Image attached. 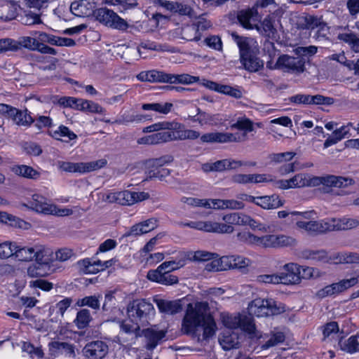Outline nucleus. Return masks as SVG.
I'll return each mask as SVG.
<instances>
[{
    "instance_id": "obj_21",
    "label": "nucleus",
    "mask_w": 359,
    "mask_h": 359,
    "mask_svg": "<svg viewBox=\"0 0 359 359\" xmlns=\"http://www.w3.org/2000/svg\"><path fill=\"white\" fill-rule=\"evenodd\" d=\"M73 255V251L68 248H62L55 252L56 259L46 260V276L52 273L60 270L61 266H59V262H65L68 260Z\"/></svg>"
},
{
    "instance_id": "obj_35",
    "label": "nucleus",
    "mask_w": 359,
    "mask_h": 359,
    "mask_svg": "<svg viewBox=\"0 0 359 359\" xmlns=\"http://www.w3.org/2000/svg\"><path fill=\"white\" fill-rule=\"evenodd\" d=\"M285 336L282 332H271L270 334H265L263 337V344L262 348L264 350L268 349L271 347L276 346L280 343H283L285 341Z\"/></svg>"
},
{
    "instance_id": "obj_22",
    "label": "nucleus",
    "mask_w": 359,
    "mask_h": 359,
    "mask_svg": "<svg viewBox=\"0 0 359 359\" xmlns=\"http://www.w3.org/2000/svg\"><path fill=\"white\" fill-rule=\"evenodd\" d=\"M49 352L54 356L65 355V356H75V347L73 344L65 341H52L48 344Z\"/></svg>"
},
{
    "instance_id": "obj_15",
    "label": "nucleus",
    "mask_w": 359,
    "mask_h": 359,
    "mask_svg": "<svg viewBox=\"0 0 359 359\" xmlns=\"http://www.w3.org/2000/svg\"><path fill=\"white\" fill-rule=\"evenodd\" d=\"M108 351V345L104 341L96 340L88 342L83 348L82 353L86 359H104Z\"/></svg>"
},
{
    "instance_id": "obj_29",
    "label": "nucleus",
    "mask_w": 359,
    "mask_h": 359,
    "mask_svg": "<svg viewBox=\"0 0 359 359\" xmlns=\"http://www.w3.org/2000/svg\"><path fill=\"white\" fill-rule=\"evenodd\" d=\"M143 333L147 340V346L149 349L156 348L166 335V331L156 330L153 328H147L144 330Z\"/></svg>"
},
{
    "instance_id": "obj_17",
    "label": "nucleus",
    "mask_w": 359,
    "mask_h": 359,
    "mask_svg": "<svg viewBox=\"0 0 359 359\" xmlns=\"http://www.w3.org/2000/svg\"><path fill=\"white\" fill-rule=\"evenodd\" d=\"M243 135L232 133L215 132L204 133L201 136L202 143H230L241 142Z\"/></svg>"
},
{
    "instance_id": "obj_10",
    "label": "nucleus",
    "mask_w": 359,
    "mask_h": 359,
    "mask_svg": "<svg viewBox=\"0 0 359 359\" xmlns=\"http://www.w3.org/2000/svg\"><path fill=\"white\" fill-rule=\"evenodd\" d=\"M249 262V259L240 255L223 256L219 259H213L210 264L211 268L208 269L215 271L231 269H243L248 266Z\"/></svg>"
},
{
    "instance_id": "obj_54",
    "label": "nucleus",
    "mask_w": 359,
    "mask_h": 359,
    "mask_svg": "<svg viewBox=\"0 0 359 359\" xmlns=\"http://www.w3.org/2000/svg\"><path fill=\"white\" fill-rule=\"evenodd\" d=\"M358 224L359 222L355 219L344 218L342 219H336L335 230L352 229L356 227Z\"/></svg>"
},
{
    "instance_id": "obj_24",
    "label": "nucleus",
    "mask_w": 359,
    "mask_h": 359,
    "mask_svg": "<svg viewBox=\"0 0 359 359\" xmlns=\"http://www.w3.org/2000/svg\"><path fill=\"white\" fill-rule=\"evenodd\" d=\"M155 303L161 313L174 315L182 310L181 300L156 299Z\"/></svg>"
},
{
    "instance_id": "obj_59",
    "label": "nucleus",
    "mask_w": 359,
    "mask_h": 359,
    "mask_svg": "<svg viewBox=\"0 0 359 359\" xmlns=\"http://www.w3.org/2000/svg\"><path fill=\"white\" fill-rule=\"evenodd\" d=\"M333 102V98L325 97L322 95H310L309 104H331Z\"/></svg>"
},
{
    "instance_id": "obj_34",
    "label": "nucleus",
    "mask_w": 359,
    "mask_h": 359,
    "mask_svg": "<svg viewBox=\"0 0 359 359\" xmlns=\"http://www.w3.org/2000/svg\"><path fill=\"white\" fill-rule=\"evenodd\" d=\"M0 222L4 223L9 222L11 226L22 229H29L31 227V224L29 222L6 212H1Z\"/></svg>"
},
{
    "instance_id": "obj_23",
    "label": "nucleus",
    "mask_w": 359,
    "mask_h": 359,
    "mask_svg": "<svg viewBox=\"0 0 359 359\" xmlns=\"http://www.w3.org/2000/svg\"><path fill=\"white\" fill-rule=\"evenodd\" d=\"M72 300L69 297H66L57 302L55 305L51 306L48 309V318L50 322H57L62 320L67 309L70 306Z\"/></svg>"
},
{
    "instance_id": "obj_2",
    "label": "nucleus",
    "mask_w": 359,
    "mask_h": 359,
    "mask_svg": "<svg viewBox=\"0 0 359 359\" xmlns=\"http://www.w3.org/2000/svg\"><path fill=\"white\" fill-rule=\"evenodd\" d=\"M317 53V48L314 46L307 47H299L297 49V57L290 56L284 54L278 57L273 67L271 63H266L267 67L270 69H282L287 72L302 73L305 70V56H312Z\"/></svg>"
},
{
    "instance_id": "obj_48",
    "label": "nucleus",
    "mask_w": 359,
    "mask_h": 359,
    "mask_svg": "<svg viewBox=\"0 0 359 359\" xmlns=\"http://www.w3.org/2000/svg\"><path fill=\"white\" fill-rule=\"evenodd\" d=\"M41 13H35L31 11H25L24 15L20 16V21L25 25H33L36 24H41L42 21L40 18Z\"/></svg>"
},
{
    "instance_id": "obj_6",
    "label": "nucleus",
    "mask_w": 359,
    "mask_h": 359,
    "mask_svg": "<svg viewBox=\"0 0 359 359\" xmlns=\"http://www.w3.org/2000/svg\"><path fill=\"white\" fill-rule=\"evenodd\" d=\"M231 36L238 47L240 60L244 69L250 72H256L261 69L264 63L254 55L248 38L239 36L236 32H233Z\"/></svg>"
},
{
    "instance_id": "obj_8",
    "label": "nucleus",
    "mask_w": 359,
    "mask_h": 359,
    "mask_svg": "<svg viewBox=\"0 0 359 359\" xmlns=\"http://www.w3.org/2000/svg\"><path fill=\"white\" fill-rule=\"evenodd\" d=\"M93 16L95 19L102 25L119 31H126L128 24L114 11L106 7L96 8Z\"/></svg>"
},
{
    "instance_id": "obj_41",
    "label": "nucleus",
    "mask_w": 359,
    "mask_h": 359,
    "mask_svg": "<svg viewBox=\"0 0 359 359\" xmlns=\"http://www.w3.org/2000/svg\"><path fill=\"white\" fill-rule=\"evenodd\" d=\"M229 164V159H222L217 161L214 163H205L202 165V170L205 172H222L228 170Z\"/></svg>"
},
{
    "instance_id": "obj_57",
    "label": "nucleus",
    "mask_w": 359,
    "mask_h": 359,
    "mask_svg": "<svg viewBox=\"0 0 359 359\" xmlns=\"http://www.w3.org/2000/svg\"><path fill=\"white\" fill-rule=\"evenodd\" d=\"M80 98L63 96L60 97L58 103L63 107H70L78 110Z\"/></svg>"
},
{
    "instance_id": "obj_38",
    "label": "nucleus",
    "mask_w": 359,
    "mask_h": 359,
    "mask_svg": "<svg viewBox=\"0 0 359 359\" xmlns=\"http://www.w3.org/2000/svg\"><path fill=\"white\" fill-rule=\"evenodd\" d=\"M337 39L348 44L353 52L359 53V37L356 34L353 32L339 33Z\"/></svg>"
},
{
    "instance_id": "obj_62",
    "label": "nucleus",
    "mask_w": 359,
    "mask_h": 359,
    "mask_svg": "<svg viewBox=\"0 0 359 359\" xmlns=\"http://www.w3.org/2000/svg\"><path fill=\"white\" fill-rule=\"evenodd\" d=\"M243 225H248L252 230H259L261 231H266L265 225L254 219L251 217L245 215L244 217Z\"/></svg>"
},
{
    "instance_id": "obj_1",
    "label": "nucleus",
    "mask_w": 359,
    "mask_h": 359,
    "mask_svg": "<svg viewBox=\"0 0 359 359\" xmlns=\"http://www.w3.org/2000/svg\"><path fill=\"white\" fill-rule=\"evenodd\" d=\"M45 33L34 32L31 36H21L18 40L10 38L0 39V53L15 52L22 48L45 53Z\"/></svg>"
},
{
    "instance_id": "obj_27",
    "label": "nucleus",
    "mask_w": 359,
    "mask_h": 359,
    "mask_svg": "<svg viewBox=\"0 0 359 359\" xmlns=\"http://www.w3.org/2000/svg\"><path fill=\"white\" fill-rule=\"evenodd\" d=\"M14 254L22 261H30L35 258V260H41L43 257V252L41 250H36L33 248L20 247L16 245Z\"/></svg>"
},
{
    "instance_id": "obj_52",
    "label": "nucleus",
    "mask_w": 359,
    "mask_h": 359,
    "mask_svg": "<svg viewBox=\"0 0 359 359\" xmlns=\"http://www.w3.org/2000/svg\"><path fill=\"white\" fill-rule=\"evenodd\" d=\"M169 74L158 70H149V82L169 83Z\"/></svg>"
},
{
    "instance_id": "obj_47",
    "label": "nucleus",
    "mask_w": 359,
    "mask_h": 359,
    "mask_svg": "<svg viewBox=\"0 0 359 359\" xmlns=\"http://www.w3.org/2000/svg\"><path fill=\"white\" fill-rule=\"evenodd\" d=\"M76 305L79 307L88 306L94 310H98L100 309V302L95 295H90L79 299Z\"/></svg>"
},
{
    "instance_id": "obj_55",
    "label": "nucleus",
    "mask_w": 359,
    "mask_h": 359,
    "mask_svg": "<svg viewBox=\"0 0 359 359\" xmlns=\"http://www.w3.org/2000/svg\"><path fill=\"white\" fill-rule=\"evenodd\" d=\"M292 182V188L309 187L310 183L306 174H297L289 180Z\"/></svg>"
},
{
    "instance_id": "obj_12",
    "label": "nucleus",
    "mask_w": 359,
    "mask_h": 359,
    "mask_svg": "<svg viewBox=\"0 0 359 359\" xmlns=\"http://www.w3.org/2000/svg\"><path fill=\"white\" fill-rule=\"evenodd\" d=\"M358 282V278L355 277H353L349 279H343L338 283H334L325 286L317 292L316 295L320 299H323L327 297L335 296L355 285Z\"/></svg>"
},
{
    "instance_id": "obj_5",
    "label": "nucleus",
    "mask_w": 359,
    "mask_h": 359,
    "mask_svg": "<svg viewBox=\"0 0 359 359\" xmlns=\"http://www.w3.org/2000/svg\"><path fill=\"white\" fill-rule=\"evenodd\" d=\"M168 128L165 131L155 133L138 140L139 144H159L174 140H183L184 126L182 123L175 121H168Z\"/></svg>"
},
{
    "instance_id": "obj_33",
    "label": "nucleus",
    "mask_w": 359,
    "mask_h": 359,
    "mask_svg": "<svg viewBox=\"0 0 359 359\" xmlns=\"http://www.w3.org/2000/svg\"><path fill=\"white\" fill-rule=\"evenodd\" d=\"M11 170L15 175L32 180L40 177V172L32 167L26 165H17L12 167Z\"/></svg>"
},
{
    "instance_id": "obj_31",
    "label": "nucleus",
    "mask_w": 359,
    "mask_h": 359,
    "mask_svg": "<svg viewBox=\"0 0 359 359\" xmlns=\"http://www.w3.org/2000/svg\"><path fill=\"white\" fill-rule=\"evenodd\" d=\"M304 259H311L323 264H329L334 262L333 257L328 256L326 250H304L302 252Z\"/></svg>"
},
{
    "instance_id": "obj_42",
    "label": "nucleus",
    "mask_w": 359,
    "mask_h": 359,
    "mask_svg": "<svg viewBox=\"0 0 359 359\" xmlns=\"http://www.w3.org/2000/svg\"><path fill=\"white\" fill-rule=\"evenodd\" d=\"M91 320L92 316L90 311L86 309H83L77 312L74 323L78 329L82 330L88 327Z\"/></svg>"
},
{
    "instance_id": "obj_63",
    "label": "nucleus",
    "mask_w": 359,
    "mask_h": 359,
    "mask_svg": "<svg viewBox=\"0 0 359 359\" xmlns=\"http://www.w3.org/2000/svg\"><path fill=\"white\" fill-rule=\"evenodd\" d=\"M294 156L295 153L292 151L273 154L271 160L276 163L287 162L292 161Z\"/></svg>"
},
{
    "instance_id": "obj_43",
    "label": "nucleus",
    "mask_w": 359,
    "mask_h": 359,
    "mask_svg": "<svg viewBox=\"0 0 359 359\" xmlns=\"http://www.w3.org/2000/svg\"><path fill=\"white\" fill-rule=\"evenodd\" d=\"M46 43L57 46L72 47L76 42L71 38L57 36L53 34H46Z\"/></svg>"
},
{
    "instance_id": "obj_53",
    "label": "nucleus",
    "mask_w": 359,
    "mask_h": 359,
    "mask_svg": "<svg viewBox=\"0 0 359 359\" xmlns=\"http://www.w3.org/2000/svg\"><path fill=\"white\" fill-rule=\"evenodd\" d=\"M245 214L233 212L223 216L222 219L227 225H243Z\"/></svg>"
},
{
    "instance_id": "obj_18",
    "label": "nucleus",
    "mask_w": 359,
    "mask_h": 359,
    "mask_svg": "<svg viewBox=\"0 0 359 359\" xmlns=\"http://www.w3.org/2000/svg\"><path fill=\"white\" fill-rule=\"evenodd\" d=\"M337 346L341 351L349 354L358 353L359 332L345 339L344 332L341 331L340 335H338Z\"/></svg>"
},
{
    "instance_id": "obj_11",
    "label": "nucleus",
    "mask_w": 359,
    "mask_h": 359,
    "mask_svg": "<svg viewBox=\"0 0 359 359\" xmlns=\"http://www.w3.org/2000/svg\"><path fill=\"white\" fill-rule=\"evenodd\" d=\"M0 114L11 118L15 124L20 126H29L34 120L27 109L20 110L6 104H0Z\"/></svg>"
},
{
    "instance_id": "obj_49",
    "label": "nucleus",
    "mask_w": 359,
    "mask_h": 359,
    "mask_svg": "<svg viewBox=\"0 0 359 359\" xmlns=\"http://www.w3.org/2000/svg\"><path fill=\"white\" fill-rule=\"evenodd\" d=\"M78 264L86 274H95L100 272V269L96 268L91 258H85L78 262Z\"/></svg>"
},
{
    "instance_id": "obj_14",
    "label": "nucleus",
    "mask_w": 359,
    "mask_h": 359,
    "mask_svg": "<svg viewBox=\"0 0 359 359\" xmlns=\"http://www.w3.org/2000/svg\"><path fill=\"white\" fill-rule=\"evenodd\" d=\"M183 226L205 232L231 233L233 231V226L210 221H190L184 223Z\"/></svg>"
},
{
    "instance_id": "obj_61",
    "label": "nucleus",
    "mask_w": 359,
    "mask_h": 359,
    "mask_svg": "<svg viewBox=\"0 0 359 359\" xmlns=\"http://www.w3.org/2000/svg\"><path fill=\"white\" fill-rule=\"evenodd\" d=\"M196 114L198 117V124L201 126L204 125H212L213 116L202 111L199 107H196Z\"/></svg>"
},
{
    "instance_id": "obj_44",
    "label": "nucleus",
    "mask_w": 359,
    "mask_h": 359,
    "mask_svg": "<svg viewBox=\"0 0 359 359\" xmlns=\"http://www.w3.org/2000/svg\"><path fill=\"white\" fill-rule=\"evenodd\" d=\"M335 263L359 264V254L357 252H340L333 257Z\"/></svg>"
},
{
    "instance_id": "obj_37",
    "label": "nucleus",
    "mask_w": 359,
    "mask_h": 359,
    "mask_svg": "<svg viewBox=\"0 0 359 359\" xmlns=\"http://www.w3.org/2000/svg\"><path fill=\"white\" fill-rule=\"evenodd\" d=\"M200 327L203 328V337L205 339L214 336L217 330V325L213 316L209 313Z\"/></svg>"
},
{
    "instance_id": "obj_60",
    "label": "nucleus",
    "mask_w": 359,
    "mask_h": 359,
    "mask_svg": "<svg viewBox=\"0 0 359 359\" xmlns=\"http://www.w3.org/2000/svg\"><path fill=\"white\" fill-rule=\"evenodd\" d=\"M151 178H158L160 180H163L166 177L170 175V170L164 167L155 168L151 169L149 172Z\"/></svg>"
},
{
    "instance_id": "obj_56",
    "label": "nucleus",
    "mask_w": 359,
    "mask_h": 359,
    "mask_svg": "<svg viewBox=\"0 0 359 359\" xmlns=\"http://www.w3.org/2000/svg\"><path fill=\"white\" fill-rule=\"evenodd\" d=\"M16 243L5 242L0 244V259L8 258L14 255Z\"/></svg>"
},
{
    "instance_id": "obj_51",
    "label": "nucleus",
    "mask_w": 359,
    "mask_h": 359,
    "mask_svg": "<svg viewBox=\"0 0 359 359\" xmlns=\"http://www.w3.org/2000/svg\"><path fill=\"white\" fill-rule=\"evenodd\" d=\"M29 207L37 212L43 213L45 211V198L39 194H34L29 201Z\"/></svg>"
},
{
    "instance_id": "obj_7",
    "label": "nucleus",
    "mask_w": 359,
    "mask_h": 359,
    "mask_svg": "<svg viewBox=\"0 0 359 359\" xmlns=\"http://www.w3.org/2000/svg\"><path fill=\"white\" fill-rule=\"evenodd\" d=\"M155 313L153 304L145 299H135L128 306L127 314L133 323L139 327L149 324L151 317Z\"/></svg>"
},
{
    "instance_id": "obj_28",
    "label": "nucleus",
    "mask_w": 359,
    "mask_h": 359,
    "mask_svg": "<svg viewBox=\"0 0 359 359\" xmlns=\"http://www.w3.org/2000/svg\"><path fill=\"white\" fill-rule=\"evenodd\" d=\"M46 335L50 334L51 332L55 334V338L58 340H63L69 338L71 334L70 330L67 327L62 325V320L57 322H50V319L46 321Z\"/></svg>"
},
{
    "instance_id": "obj_32",
    "label": "nucleus",
    "mask_w": 359,
    "mask_h": 359,
    "mask_svg": "<svg viewBox=\"0 0 359 359\" xmlns=\"http://www.w3.org/2000/svg\"><path fill=\"white\" fill-rule=\"evenodd\" d=\"M219 342L224 350L238 348L240 344L239 336L233 331H226L219 338Z\"/></svg>"
},
{
    "instance_id": "obj_50",
    "label": "nucleus",
    "mask_w": 359,
    "mask_h": 359,
    "mask_svg": "<svg viewBox=\"0 0 359 359\" xmlns=\"http://www.w3.org/2000/svg\"><path fill=\"white\" fill-rule=\"evenodd\" d=\"M41 260H36V263L28 268V274L32 277H43L45 275V262L43 257Z\"/></svg>"
},
{
    "instance_id": "obj_13",
    "label": "nucleus",
    "mask_w": 359,
    "mask_h": 359,
    "mask_svg": "<svg viewBox=\"0 0 359 359\" xmlns=\"http://www.w3.org/2000/svg\"><path fill=\"white\" fill-rule=\"evenodd\" d=\"M336 219H323L320 221H297L298 228L304 229L309 233H322L335 230Z\"/></svg>"
},
{
    "instance_id": "obj_9",
    "label": "nucleus",
    "mask_w": 359,
    "mask_h": 359,
    "mask_svg": "<svg viewBox=\"0 0 359 359\" xmlns=\"http://www.w3.org/2000/svg\"><path fill=\"white\" fill-rule=\"evenodd\" d=\"M222 323L229 330L240 329L249 334H254L256 330L253 318L240 313L223 316Z\"/></svg>"
},
{
    "instance_id": "obj_40",
    "label": "nucleus",
    "mask_w": 359,
    "mask_h": 359,
    "mask_svg": "<svg viewBox=\"0 0 359 359\" xmlns=\"http://www.w3.org/2000/svg\"><path fill=\"white\" fill-rule=\"evenodd\" d=\"M173 104L170 102L164 104L158 102L144 103L142 105V109L145 111H154L162 114H168L171 111Z\"/></svg>"
},
{
    "instance_id": "obj_19",
    "label": "nucleus",
    "mask_w": 359,
    "mask_h": 359,
    "mask_svg": "<svg viewBox=\"0 0 359 359\" xmlns=\"http://www.w3.org/2000/svg\"><path fill=\"white\" fill-rule=\"evenodd\" d=\"M285 272L281 273L280 283L285 285L298 284L301 282L300 266L294 263H289L285 266Z\"/></svg>"
},
{
    "instance_id": "obj_16",
    "label": "nucleus",
    "mask_w": 359,
    "mask_h": 359,
    "mask_svg": "<svg viewBox=\"0 0 359 359\" xmlns=\"http://www.w3.org/2000/svg\"><path fill=\"white\" fill-rule=\"evenodd\" d=\"M250 310L259 318L275 314L278 308L272 299H256L251 302Z\"/></svg>"
},
{
    "instance_id": "obj_45",
    "label": "nucleus",
    "mask_w": 359,
    "mask_h": 359,
    "mask_svg": "<svg viewBox=\"0 0 359 359\" xmlns=\"http://www.w3.org/2000/svg\"><path fill=\"white\" fill-rule=\"evenodd\" d=\"M198 77L191 76L187 74H169V83H183L191 84L198 81Z\"/></svg>"
},
{
    "instance_id": "obj_30",
    "label": "nucleus",
    "mask_w": 359,
    "mask_h": 359,
    "mask_svg": "<svg viewBox=\"0 0 359 359\" xmlns=\"http://www.w3.org/2000/svg\"><path fill=\"white\" fill-rule=\"evenodd\" d=\"M231 128L232 129H237V130L243 131L242 133H233V134H237L240 136L243 135V137H242V140H241V142L245 141L247 140L248 133H251V132L254 131V130H255L253 121L251 119L246 118L245 116L239 117L237 119L236 122L233 123L231 126Z\"/></svg>"
},
{
    "instance_id": "obj_46",
    "label": "nucleus",
    "mask_w": 359,
    "mask_h": 359,
    "mask_svg": "<svg viewBox=\"0 0 359 359\" xmlns=\"http://www.w3.org/2000/svg\"><path fill=\"white\" fill-rule=\"evenodd\" d=\"M320 330L323 334V339L326 340L333 334L340 335L339 324L336 321H330L320 326Z\"/></svg>"
},
{
    "instance_id": "obj_64",
    "label": "nucleus",
    "mask_w": 359,
    "mask_h": 359,
    "mask_svg": "<svg viewBox=\"0 0 359 359\" xmlns=\"http://www.w3.org/2000/svg\"><path fill=\"white\" fill-rule=\"evenodd\" d=\"M119 8V11L123 13L128 10L136 8L138 5L137 0H115Z\"/></svg>"
},
{
    "instance_id": "obj_39",
    "label": "nucleus",
    "mask_w": 359,
    "mask_h": 359,
    "mask_svg": "<svg viewBox=\"0 0 359 359\" xmlns=\"http://www.w3.org/2000/svg\"><path fill=\"white\" fill-rule=\"evenodd\" d=\"M78 110L88 112L103 114L105 112V109L100 106L99 104L87 100L80 98Z\"/></svg>"
},
{
    "instance_id": "obj_20",
    "label": "nucleus",
    "mask_w": 359,
    "mask_h": 359,
    "mask_svg": "<svg viewBox=\"0 0 359 359\" xmlns=\"http://www.w3.org/2000/svg\"><path fill=\"white\" fill-rule=\"evenodd\" d=\"M71 13L76 17L86 18L93 15L94 4L89 0H79L72 2L69 7Z\"/></svg>"
},
{
    "instance_id": "obj_26",
    "label": "nucleus",
    "mask_w": 359,
    "mask_h": 359,
    "mask_svg": "<svg viewBox=\"0 0 359 359\" xmlns=\"http://www.w3.org/2000/svg\"><path fill=\"white\" fill-rule=\"evenodd\" d=\"M147 278L152 281L164 285H172L177 284L179 278L177 276L170 273H160L156 271H149L147 276Z\"/></svg>"
},
{
    "instance_id": "obj_3",
    "label": "nucleus",
    "mask_w": 359,
    "mask_h": 359,
    "mask_svg": "<svg viewBox=\"0 0 359 359\" xmlns=\"http://www.w3.org/2000/svg\"><path fill=\"white\" fill-rule=\"evenodd\" d=\"M209 310L207 302H197L194 305L189 303L182 321V332L186 335H195L198 327L208 315Z\"/></svg>"
},
{
    "instance_id": "obj_58",
    "label": "nucleus",
    "mask_w": 359,
    "mask_h": 359,
    "mask_svg": "<svg viewBox=\"0 0 359 359\" xmlns=\"http://www.w3.org/2000/svg\"><path fill=\"white\" fill-rule=\"evenodd\" d=\"M22 150L27 154L38 156L42 153V149L34 142H25L22 146Z\"/></svg>"
},
{
    "instance_id": "obj_4",
    "label": "nucleus",
    "mask_w": 359,
    "mask_h": 359,
    "mask_svg": "<svg viewBox=\"0 0 359 359\" xmlns=\"http://www.w3.org/2000/svg\"><path fill=\"white\" fill-rule=\"evenodd\" d=\"M237 238L241 242L264 248L288 247L295 243L294 238L285 235L268 234L257 236L245 231L238 232Z\"/></svg>"
},
{
    "instance_id": "obj_36",
    "label": "nucleus",
    "mask_w": 359,
    "mask_h": 359,
    "mask_svg": "<svg viewBox=\"0 0 359 359\" xmlns=\"http://www.w3.org/2000/svg\"><path fill=\"white\" fill-rule=\"evenodd\" d=\"M257 14V11L255 8L241 10L238 13L237 19L243 27L250 29L252 25L250 22L251 19Z\"/></svg>"
},
{
    "instance_id": "obj_25",
    "label": "nucleus",
    "mask_w": 359,
    "mask_h": 359,
    "mask_svg": "<svg viewBox=\"0 0 359 359\" xmlns=\"http://www.w3.org/2000/svg\"><path fill=\"white\" fill-rule=\"evenodd\" d=\"M354 183V180L350 177L336 176L333 175H327L325 176H323L322 185L328 188H344L347 187L348 186L353 185Z\"/></svg>"
}]
</instances>
